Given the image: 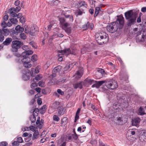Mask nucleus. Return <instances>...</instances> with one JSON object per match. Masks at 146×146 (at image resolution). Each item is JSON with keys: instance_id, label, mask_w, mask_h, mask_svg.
I'll use <instances>...</instances> for the list:
<instances>
[{"instance_id": "obj_1", "label": "nucleus", "mask_w": 146, "mask_h": 146, "mask_svg": "<svg viewBox=\"0 0 146 146\" xmlns=\"http://www.w3.org/2000/svg\"><path fill=\"white\" fill-rule=\"evenodd\" d=\"M124 19L122 15H120L117 16V19L115 22L111 23L106 27V29L108 32L113 33L116 31L119 28L121 29L124 26Z\"/></svg>"}, {"instance_id": "obj_2", "label": "nucleus", "mask_w": 146, "mask_h": 146, "mask_svg": "<svg viewBox=\"0 0 146 146\" xmlns=\"http://www.w3.org/2000/svg\"><path fill=\"white\" fill-rule=\"evenodd\" d=\"M124 15L125 19L127 20V25L128 26L130 27L136 23L137 16V13L130 10L125 12Z\"/></svg>"}, {"instance_id": "obj_3", "label": "nucleus", "mask_w": 146, "mask_h": 146, "mask_svg": "<svg viewBox=\"0 0 146 146\" xmlns=\"http://www.w3.org/2000/svg\"><path fill=\"white\" fill-rule=\"evenodd\" d=\"M33 51L31 50H29L26 52H24L22 53L21 55L19 54L18 56L22 58L21 59L23 66L27 68H30L32 66L31 63V61L29 58L28 57L29 55L32 54L33 53Z\"/></svg>"}, {"instance_id": "obj_4", "label": "nucleus", "mask_w": 146, "mask_h": 146, "mask_svg": "<svg viewBox=\"0 0 146 146\" xmlns=\"http://www.w3.org/2000/svg\"><path fill=\"white\" fill-rule=\"evenodd\" d=\"M96 40L99 45H102L106 44L108 41L109 38L106 34L102 35V34L97 33L95 35Z\"/></svg>"}, {"instance_id": "obj_5", "label": "nucleus", "mask_w": 146, "mask_h": 146, "mask_svg": "<svg viewBox=\"0 0 146 146\" xmlns=\"http://www.w3.org/2000/svg\"><path fill=\"white\" fill-rule=\"evenodd\" d=\"M106 86L108 88L111 90H114L118 87L117 81L113 79L107 80Z\"/></svg>"}, {"instance_id": "obj_6", "label": "nucleus", "mask_w": 146, "mask_h": 146, "mask_svg": "<svg viewBox=\"0 0 146 146\" xmlns=\"http://www.w3.org/2000/svg\"><path fill=\"white\" fill-rule=\"evenodd\" d=\"M23 44V43L17 40L13 41L12 42L11 45V50L12 52H17L18 50V49L20 48Z\"/></svg>"}, {"instance_id": "obj_7", "label": "nucleus", "mask_w": 146, "mask_h": 146, "mask_svg": "<svg viewBox=\"0 0 146 146\" xmlns=\"http://www.w3.org/2000/svg\"><path fill=\"white\" fill-rule=\"evenodd\" d=\"M62 13L66 18H69V20L70 22H72L73 21V17L71 14L70 11L68 10L65 11H63Z\"/></svg>"}, {"instance_id": "obj_8", "label": "nucleus", "mask_w": 146, "mask_h": 146, "mask_svg": "<svg viewBox=\"0 0 146 146\" xmlns=\"http://www.w3.org/2000/svg\"><path fill=\"white\" fill-rule=\"evenodd\" d=\"M10 33L9 30L7 29L2 28V30L0 29V35L3 34L5 36L8 35Z\"/></svg>"}, {"instance_id": "obj_9", "label": "nucleus", "mask_w": 146, "mask_h": 146, "mask_svg": "<svg viewBox=\"0 0 146 146\" xmlns=\"http://www.w3.org/2000/svg\"><path fill=\"white\" fill-rule=\"evenodd\" d=\"M58 51L59 52V53H60V54L62 55H64L66 56H67L68 55L71 53V51L69 48H67L64 50L59 51Z\"/></svg>"}, {"instance_id": "obj_10", "label": "nucleus", "mask_w": 146, "mask_h": 146, "mask_svg": "<svg viewBox=\"0 0 146 146\" xmlns=\"http://www.w3.org/2000/svg\"><path fill=\"white\" fill-rule=\"evenodd\" d=\"M15 10V8L14 7H11L9 9V13L12 17H15L17 15V14Z\"/></svg>"}, {"instance_id": "obj_11", "label": "nucleus", "mask_w": 146, "mask_h": 146, "mask_svg": "<svg viewBox=\"0 0 146 146\" xmlns=\"http://www.w3.org/2000/svg\"><path fill=\"white\" fill-rule=\"evenodd\" d=\"M59 21L61 25L62 26L65 27H67L68 26V24L66 22L64 18H60Z\"/></svg>"}, {"instance_id": "obj_12", "label": "nucleus", "mask_w": 146, "mask_h": 146, "mask_svg": "<svg viewBox=\"0 0 146 146\" xmlns=\"http://www.w3.org/2000/svg\"><path fill=\"white\" fill-rule=\"evenodd\" d=\"M82 71L80 70L77 71L74 76L76 79L79 80L82 76Z\"/></svg>"}, {"instance_id": "obj_13", "label": "nucleus", "mask_w": 146, "mask_h": 146, "mask_svg": "<svg viewBox=\"0 0 146 146\" xmlns=\"http://www.w3.org/2000/svg\"><path fill=\"white\" fill-rule=\"evenodd\" d=\"M140 121V119L138 117L132 120V125H133L137 126Z\"/></svg>"}, {"instance_id": "obj_14", "label": "nucleus", "mask_w": 146, "mask_h": 146, "mask_svg": "<svg viewBox=\"0 0 146 146\" xmlns=\"http://www.w3.org/2000/svg\"><path fill=\"white\" fill-rule=\"evenodd\" d=\"M12 41V39L11 38H6L5 41H4L3 43V44L4 45L8 46L10 43Z\"/></svg>"}, {"instance_id": "obj_15", "label": "nucleus", "mask_w": 146, "mask_h": 146, "mask_svg": "<svg viewBox=\"0 0 146 146\" xmlns=\"http://www.w3.org/2000/svg\"><path fill=\"white\" fill-rule=\"evenodd\" d=\"M25 32L27 34H29L31 35H33L34 34V32L33 31H31L30 29L28 26L26 27Z\"/></svg>"}, {"instance_id": "obj_16", "label": "nucleus", "mask_w": 146, "mask_h": 146, "mask_svg": "<svg viewBox=\"0 0 146 146\" xmlns=\"http://www.w3.org/2000/svg\"><path fill=\"white\" fill-rule=\"evenodd\" d=\"M15 29L17 33H19L23 32L24 30V29L23 27H21L20 25H17Z\"/></svg>"}, {"instance_id": "obj_17", "label": "nucleus", "mask_w": 146, "mask_h": 146, "mask_svg": "<svg viewBox=\"0 0 146 146\" xmlns=\"http://www.w3.org/2000/svg\"><path fill=\"white\" fill-rule=\"evenodd\" d=\"M72 68V67L70 66V65H67L63 68V70L64 73L67 72L69 71Z\"/></svg>"}, {"instance_id": "obj_18", "label": "nucleus", "mask_w": 146, "mask_h": 146, "mask_svg": "<svg viewBox=\"0 0 146 146\" xmlns=\"http://www.w3.org/2000/svg\"><path fill=\"white\" fill-rule=\"evenodd\" d=\"M58 115H60L64 114V109L62 106L58 107Z\"/></svg>"}, {"instance_id": "obj_19", "label": "nucleus", "mask_w": 146, "mask_h": 146, "mask_svg": "<svg viewBox=\"0 0 146 146\" xmlns=\"http://www.w3.org/2000/svg\"><path fill=\"white\" fill-rule=\"evenodd\" d=\"M62 67L60 66H58L55 67L53 69V72H59L62 70Z\"/></svg>"}, {"instance_id": "obj_20", "label": "nucleus", "mask_w": 146, "mask_h": 146, "mask_svg": "<svg viewBox=\"0 0 146 146\" xmlns=\"http://www.w3.org/2000/svg\"><path fill=\"white\" fill-rule=\"evenodd\" d=\"M73 85L75 89H77L78 88H79L81 89L82 88V82L75 83L73 84Z\"/></svg>"}, {"instance_id": "obj_21", "label": "nucleus", "mask_w": 146, "mask_h": 146, "mask_svg": "<svg viewBox=\"0 0 146 146\" xmlns=\"http://www.w3.org/2000/svg\"><path fill=\"white\" fill-rule=\"evenodd\" d=\"M139 139L142 141H146V133H144L143 134H142L139 137Z\"/></svg>"}, {"instance_id": "obj_22", "label": "nucleus", "mask_w": 146, "mask_h": 146, "mask_svg": "<svg viewBox=\"0 0 146 146\" xmlns=\"http://www.w3.org/2000/svg\"><path fill=\"white\" fill-rule=\"evenodd\" d=\"M39 135V133L38 131H35L33 135V136L32 138L33 140H34L35 139H37L38 137V136Z\"/></svg>"}, {"instance_id": "obj_23", "label": "nucleus", "mask_w": 146, "mask_h": 146, "mask_svg": "<svg viewBox=\"0 0 146 146\" xmlns=\"http://www.w3.org/2000/svg\"><path fill=\"white\" fill-rule=\"evenodd\" d=\"M49 4L53 6L57 5L59 3V1L57 0H52L49 2Z\"/></svg>"}, {"instance_id": "obj_24", "label": "nucleus", "mask_w": 146, "mask_h": 146, "mask_svg": "<svg viewBox=\"0 0 146 146\" xmlns=\"http://www.w3.org/2000/svg\"><path fill=\"white\" fill-rule=\"evenodd\" d=\"M59 104L60 103L59 102H56L52 104L51 105V107L54 109L57 108L58 107H59L58 106Z\"/></svg>"}, {"instance_id": "obj_25", "label": "nucleus", "mask_w": 146, "mask_h": 146, "mask_svg": "<svg viewBox=\"0 0 146 146\" xmlns=\"http://www.w3.org/2000/svg\"><path fill=\"white\" fill-rule=\"evenodd\" d=\"M96 82L97 83V86H98V88L101 85H102L104 83H106V80H102L100 81H96Z\"/></svg>"}, {"instance_id": "obj_26", "label": "nucleus", "mask_w": 146, "mask_h": 146, "mask_svg": "<svg viewBox=\"0 0 146 146\" xmlns=\"http://www.w3.org/2000/svg\"><path fill=\"white\" fill-rule=\"evenodd\" d=\"M141 34V32H139L138 34L137 35L136 38H139V40L140 41L143 42L144 40V37L145 36L143 35H142V36H141V37L140 38H139V37H138V35H140Z\"/></svg>"}, {"instance_id": "obj_27", "label": "nucleus", "mask_w": 146, "mask_h": 146, "mask_svg": "<svg viewBox=\"0 0 146 146\" xmlns=\"http://www.w3.org/2000/svg\"><path fill=\"white\" fill-rule=\"evenodd\" d=\"M100 11V7H96L95 9V13L94 15V17L96 16L99 13Z\"/></svg>"}, {"instance_id": "obj_28", "label": "nucleus", "mask_w": 146, "mask_h": 146, "mask_svg": "<svg viewBox=\"0 0 146 146\" xmlns=\"http://www.w3.org/2000/svg\"><path fill=\"white\" fill-rule=\"evenodd\" d=\"M85 81L90 85L92 83H94V81L93 80L88 78H86L85 80Z\"/></svg>"}, {"instance_id": "obj_29", "label": "nucleus", "mask_w": 146, "mask_h": 146, "mask_svg": "<svg viewBox=\"0 0 146 146\" xmlns=\"http://www.w3.org/2000/svg\"><path fill=\"white\" fill-rule=\"evenodd\" d=\"M105 73V72L104 69L100 68L98 71L97 73L103 76V74H104Z\"/></svg>"}, {"instance_id": "obj_30", "label": "nucleus", "mask_w": 146, "mask_h": 146, "mask_svg": "<svg viewBox=\"0 0 146 146\" xmlns=\"http://www.w3.org/2000/svg\"><path fill=\"white\" fill-rule=\"evenodd\" d=\"M145 114L143 109L142 107H140L139 110V115H143Z\"/></svg>"}, {"instance_id": "obj_31", "label": "nucleus", "mask_w": 146, "mask_h": 146, "mask_svg": "<svg viewBox=\"0 0 146 146\" xmlns=\"http://www.w3.org/2000/svg\"><path fill=\"white\" fill-rule=\"evenodd\" d=\"M10 21L12 23L16 24L18 22L17 20V19L14 18H12L10 19Z\"/></svg>"}, {"instance_id": "obj_32", "label": "nucleus", "mask_w": 146, "mask_h": 146, "mask_svg": "<svg viewBox=\"0 0 146 146\" xmlns=\"http://www.w3.org/2000/svg\"><path fill=\"white\" fill-rule=\"evenodd\" d=\"M20 37L23 40H25L27 36L24 33H21L20 34Z\"/></svg>"}, {"instance_id": "obj_33", "label": "nucleus", "mask_w": 146, "mask_h": 146, "mask_svg": "<svg viewBox=\"0 0 146 146\" xmlns=\"http://www.w3.org/2000/svg\"><path fill=\"white\" fill-rule=\"evenodd\" d=\"M22 78L24 80L27 81L28 80L30 79V76L26 74H24L23 75Z\"/></svg>"}, {"instance_id": "obj_34", "label": "nucleus", "mask_w": 146, "mask_h": 146, "mask_svg": "<svg viewBox=\"0 0 146 146\" xmlns=\"http://www.w3.org/2000/svg\"><path fill=\"white\" fill-rule=\"evenodd\" d=\"M46 106L45 105H44L41 108V110L42 111H40V113L41 114H43L45 113L46 109Z\"/></svg>"}, {"instance_id": "obj_35", "label": "nucleus", "mask_w": 146, "mask_h": 146, "mask_svg": "<svg viewBox=\"0 0 146 146\" xmlns=\"http://www.w3.org/2000/svg\"><path fill=\"white\" fill-rule=\"evenodd\" d=\"M31 58V60L33 62L36 61L37 60V56L36 54L33 55Z\"/></svg>"}, {"instance_id": "obj_36", "label": "nucleus", "mask_w": 146, "mask_h": 146, "mask_svg": "<svg viewBox=\"0 0 146 146\" xmlns=\"http://www.w3.org/2000/svg\"><path fill=\"white\" fill-rule=\"evenodd\" d=\"M89 27L90 24L88 22L86 25H84L83 28L84 29L86 30L88 29L89 28Z\"/></svg>"}, {"instance_id": "obj_37", "label": "nucleus", "mask_w": 146, "mask_h": 146, "mask_svg": "<svg viewBox=\"0 0 146 146\" xmlns=\"http://www.w3.org/2000/svg\"><path fill=\"white\" fill-rule=\"evenodd\" d=\"M53 120L54 121H58L60 120V119L57 115H54L53 116Z\"/></svg>"}, {"instance_id": "obj_38", "label": "nucleus", "mask_w": 146, "mask_h": 146, "mask_svg": "<svg viewBox=\"0 0 146 146\" xmlns=\"http://www.w3.org/2000/svg\"><path fill=\"white\" fill-rule=\"evenodd\" d=\"M57 92L61 96H63L64 93L63 91H62L60 89H58L57 90Z\"/></svg>"}, {"instance_id": "obj_39", "label": "nucleus", "mask_w": 146, "mask_h": 146, "mask_svg": "<svg viewBox=\"0 0 146 146\" xmlns=\"http://www.w3.org/2000/svg\"><path fill=\"white\" fill-rule=\"evenodd\" d=\"M8 143L6 141H2L0 143V146H7Z\"/></svg>"}, {"instance_id": "obj_40", "label": "nucleus", "mask_w": 146, "mask_h": 146, "mask_svg": "<svg viewBox=\"0 0 146 146\" xmlns=\"http://www.w3.org/2000/svg\"><path fill=\"white\" fill-rule=\"evenodd\" d=\"M17 141L19 143H23L24 142L23 140L22 137H18L17 139Z\"/></svg>"}, {"instance_id": "obj_41", "label": "nucleus", "mask_w": 146, "mask_h": 146, "mask_svg": "<svg viewBox=\"0 0 146 146\" xmlns=\"http://www.w3.org/2000/svg\"><path fill=\"white\" fill-rule=\"evenodd\" d=\"M29 44L34 48H37L36 44L34 42H30Z\"/></svg>"}, {"instance_id": "obj_42", "label": "nucleus", "mask_w": 146, "mask_h": 146, "mask_svg": "<svg viewBox=\"0 0 146 146\" xmlns=\"http://www.w3.org/2000/svg\"><path fill=\"white\" fill-rule=\"evenodd\" d=\"M53 25V24L52 23H50L47 26V30L49 31H50Z\"/></svg>"}, {"instance_id": "obj_43", "label": "nucleus", "mask_w": 146, "mask_h": 146, "mask_svg": "<svg viewBox=\"0 0 146 146\" xmlns=\"http://www.w3.org/2000/svg\"><path fill=\"white\" fill-rule=\"evenodd\" d=\"M65 30L66 32L69 35L71 33V30L70 28H66Z\"/></svg>"}, {"instance_id": "obj_44", "label": "nucleus", "mask_w": 146, "mask_h": 146, "mask_svg": "<svg viewBox=\"0 0 146 146\" xmlns=\"http://www.w3.org/2000/svg\"><path fill=\"white\" fill-rule=\"evenodd\" d=\"M26 19L23 16L21 17L20 19V21L22 23H24L25 22Z\"/></svg>"}, {"instance_id": "obj_45", "label": "nucleus", "mask_w": 146, "mask_h": 146, "mask_svg": "<svg viewBox=\"0 0 146 146\" xmlns=\"http://www.w3.org/2000/svg\"><path fill=\"white\" fill-rule=\"evenodd\" d=\"M1 25L3 27L2 28H5L7 26V24L5 21H3L1 23Z\"/></svg>"}, {"instance_id": "obj_46", "label": "nucleus", "mask_w": 146, "mask_h": 146, "mask_svg": "<svg viewBox=\"0 0 146 146\" xmlns=\"http://www.w3.org/2000/svg\"><path fill=\"white\" fill-rule=\"evenodd\" d=\"M72 137V138L74 139L77 140L78 138L77 135H74L73 134H71Z\"/></svg>"}, {"instance_id": "obj_47", "label": "nucleus", "mask_w": 146, "mask_h": 146, "mask_svg": "<svg viewBox=\"0 0 146 146\" xmlns=\"http://www.w3.org/2000/svg\"><path fill=\"white\" fill-rule=\"evenodd\" d=\"M12 145L13 146H19V144L17 141H14L12 143Z\"/></svg>"}, {"instance_id": "obj_48", "label": "nucleus", "mask_w": 146, "mask_h": 146, "mask_svg": "<svg viewBox=\"0 0 146 146\" xmlns=\"http://www.w3.org/2000/svg\"><path fill=\"white\" fill-rule=\"evenodd\" d=\"M79 5L80 6H85V7H86V6H87V5L84 1H82L80 2L79 3Z\"/></svg>"}, {"instance_id": "obj_49", "label": "nucleus", "mask_w": 146, "mask_h": 146, "mask_svg": "<svg viewBox=\"0 0 146 146\" xmlns=\"http://www.w3.org/2000/svg\"><path fill=\"white\" fill-rule=\"evenodd\" d=\"M22 49L25 50V52H26L27 51H28V50H27L29 48L28 47V46H23L22 47ZM29 50H28V51Z\"/></svg>"}, {"instance_id": "obj_50", "label": "nucleus", "mask_w": 146, "mask_h": 146, "mask_svg": "<svg viewBox=\"0 0 146 146\" xmlns=\"http://www.w3.org/2000/svg\"><path fill=\"white\" fill-rule=\"evenodd\" d=\"M66 81V79H64L63 78H61L60 79H59L58 80V82H60L62 83H64V82H65Z\"/></svg>"}, {"instance_id": "obj_51", "label": "nucleus", "mask_w": 146, "mask_h": 146, "mask_svg": "<svg viewBox=\"0 0 146 146\" xmlns=\"http://www.w3.org/2000/svg\"><path fill=\"white\" fill-rule=\"evenodd\" d=\"M56 73L54 72L50 76V78L51 79H53L56 76Z\"/></svg>"}, {"instance_id": "obj_52", "label": "nucleus", "mask_w": 146, "mask_h": 146, "mask_svg": "<svg viewBox=\"0 0 146 146\" xmlns=\"http://www.w3.org/2000/svg\"><path fill=\"white\" fill-rule=\"evenodd\" d=\"M21 9V8L19 6L17 7L15 9V11L16 13L18 12Z\"/></svg>"}, {"instance_id": "obj_53", "label": "nucleus", "mask_w": 146, "mask_h": 146, "mask_svg": "<svg viewBox=\"0 0 146 146\" xmlns=\"http://www.w3.org/2000/svg\"><path fill=\"white\" fill-rule=\"evenodd\" d=\"M67 118L66 117H64L62 120L61 121V123L62 124L63 123H65L66 122V121L67 120Z\"/></svg>"}, {"instance_id": "obj_54", "label": "nucleus", "mask_w": 146, "mask_h": 146, "mask_svg": "<svg viewBox=\"0 0 146 146\" xmlns=\"http://www.w3.org/2000/svg\"><path fill=\"white\" fill-rule=\"evenodd\" d=\"M30 129L31 130L33 131H35L36 129L33 126L31 125L29 127Z\"/></svg>"}, {"instance_id": "obj_55", "label": "nucleus", "mask_w": 146, "mask_h": 146, "mask_svg": "<svg viewBox=\"0 0 146 146\" xmlns=\"http://www.w3.org/2000/svg\"><path fill=\"white\" fill-rule=\"evenodd\" d=\"M90 3L92 5H93L94 7H95V5L94 3L96 2L95 0H88Z\"/></svg>"}, {"instance_id": "obj_56", "label": "nucleus", "mask_w": 146, "mask_h": 146, "mask_svg": "<svg viewBox=\"0 0 146 146\" xmlns=\"http://www.w3.org/2000/svg\"><path fill=\"white\" fill-rule=\"evenodd\" d=\"M58 57H59V58L58 59V60L59 61H62V56H60L62 55V54H60V53H59V52H58Z\"/></svg>"}, {"instance_id": "obj_57", "label": "nucleus", "mask_w": 146, "mask_h": 146, "mask_svg": "<svg viewBox=\"0 0 146 146\" xmlns=\"http://www.w3.org/2000/svg\"><path fill=\"white\" fill-rule=\"evenodd\" d=\"M0 42H2L4 39V36L3 35H0Z\"/></svg>"}, {"instance_id": "obj_58", "label": "nucleus", "mask_w": 146, "mask_h": 146, "mask_svg": "<svg viewBox=\"0 0 146 146\" xmlns=\"http://www.w3.org/2000/svg\"><path fill=\"white\" fill-rule=\"evenodd\" d=\"M41 78V77H40L39 75H38L35 77V79L37 80H40Z\"/></svg>"}, {"instance_id": "obj_59", "label": "nucleus", "mask_w": 146, "mask_h": 146, "mask_svg": "<svg viewBox=\"0 0 146 146\" xmlns=\"http://www.w3.org/2000/svg\"><path fill=\"white\" fill-rule=\"evenodd\" d=\"M36 118L33 115V117L32 118H31V121L32 122V123H34V122H35V120H36Z\"/></svg>"}, {"instance_id": "obj_60", "label": "nucleus", "mask_w": 146, "mask_h": 146, "mask_svg": "<svg viewBox=\"0 0 146 146\" xmlns=\"http://www.w3.org/2000/svg\"><path fill=\"white\" fill-rule=\"evenodd\" d=\"M29 133L27 132L24 133L22 135V136L23 137H26L28 136L29 135Z\"/></svg>"}, {"instance_id": "obj_61", "label": "nucleus", "mask_w": 146, "mask_h": 146, "mask_svg": "<svg viewBox=\"0 0 146 146\" xmlns=\"http://www.w3.org/2000/svg\"><path fill=\"white\" fill-rule=\"evenodd\" d=\"M37 102L39 105H40L42 103V102L40 98H38L37 100Z\"/></svg>"}, {"instance_id": "obj_62", "label": "nucleus", "mask_w": 146, "mask_h": 146, "mask_svg": "<svg viewBox=\"0 0 146 146\" xmlns=\"http://www.w3.org/2000/svg\"><path fill=\"white\" fill-rule=\"evenodd\" d=\"M8 15H5L3 17V19L5 21H7L8 19Z\"/></svg>"}, {"instance_id": "obj_63", "label": "nucleus", "mask_w": 146, "mask_h": 146, "mask_svg": "<svg viewBox=\"0 0 146 146\" xmlns=\"http://www.w3.org/2000/svg\"><path fill=\"white\" fill-rule=\"evenodd\" d=\"M20 4V1L19 0H17L15 2V5L16 6H18Z\"/></svg>"}, {"instance_id": "obj_64", "label": "nucleus", "mask_w": 146, "mask_h": 146, "mask_svg": "<svg viewBox=\"0 0 146 146\" xmlns=\"http://www.w3.org/2000/svg\"><path fill=\"white\" fill-rule=\"evenodd\" d=\"M141 11L143 12H146V7H143L141 8Z\"/></svg>"}]
</instances>
